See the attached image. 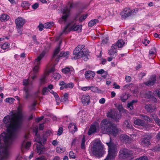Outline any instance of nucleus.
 <instances>
[{"instance_id":"f257e3e1","label":"nucleus","mask_w":160,"mask_h":160,"mask_svg":"<svg viewBox=\"0 0 160 160\" xmlns=\"http://www.w3.org/2000/svg\"><path fill=\"white\" fill-rule=\"evenodd\" d=\"M23 119V115L19 111H12L9 115L3 118V124L7 128V133H2L1 137L4 139L6 147L3 149L0 148V160H7L9 149L17 137L18 131L21 127Z\"/></svg>"},{"instance_id":"f03ea898","label":"nucleus","mask_w":160,"mask_h":160,"mask_svg":"<svg viewBox=\"0 0 160 160\" xmlns=\"http://www.w3.org/2000/svg\"><path fill=\"white\" fill-rule=\"evenodd\" d=\"M101 130L104 133H108L114 136L117 135L118 130L110 121L107 119L102 120L101 123Z\"/></svg>"},{"instance_id":"7ed1b4c3","label":"nucleus","mask_w":160,"mask_h":160,"mask_svg":"<svg viewBox=\"0 0 160 160\" xmlns=\"http://www.w3.org/2000/svg\"><path fill=\"white\" fill-rule=\"evenodd\" d=\"M114 105L118 110L119 112H118L115 110H110L107 113V116L113 119L117 122L121 117V115L120 113L124 112L125 110L124 109L122 104L115 103L114 104Z\"/></svg>"},{"instance_id":"20e7f679","label":"nucleus","mask_w":160,"mask_h":160,"mask_svg":"<svg viewBox=\"0 0 160 160\" xmlns=\"http://www.w3.org/2000/svg\"><path fill=\"white\" fill-rule=\"evenodd\" d=\"M110 141L106 142L108 147V154L105 160H113L116 156L118 152V146L112 142L110 137Z\"/></svg>"},{"instance_id":"39448f33","label":"nucleus","mask_w":160,"mask_h":160,"mask_svg":"<svg viewBox=\"0 0 160 160\" xmlns=\"http://www.w3.org/2000/svg\"><path fill=\"white\" fill-rule=\"evenodd\" d=\"M76 18H76L72 21L71 22L64 27L62 31L60 33V36H61L64 34H66L72 30L74 31H81L82 29V25L80 24L77 25L76 23Z\"/></svg>"},{"instance_id":"423d86ee","label":"nucleus","mask_w":160,"mask_h":160,"mask_svg":"<svg viewBox=\"0 0 160 160\" xmlns=\"http://www.w3.org/2000/svg\"><path fill=\"white\" fill-rule=\"evenodd\" d=\"M46 50L43 51L40 55L36 58L34 62V68H33V75L32 76V79L34 80L37 77V74L39 71V66L41 63V60L44 57L46 53Z\"/></svg>"},{"instance_id":"0eeeda50","label":"nucleus","mask_w":160,"mask_h":160,"mask_svg":"<svg viewBox=\"0 0 160 160\" xmlns=\"http://www.w3.org/2000/svg\"><path fill=\"white\" fill-rule=\"evenodd\" d=\"M62 43L61 41L58 46L55 49L52 57V60H54L55 63H57L59 61L60 57H63L65 59H67L69 55V52L67 51L64 52L63 51L61 52L60 54L58 55V54L60 51V45Z\"/></svg>"},{"instance_id":"6e6552de","label":"nucleus","mask_w":160,"mask_h":160,"mask_svg":"<svg viewBox=\"0 0 160 160\" xmlns=\"http://www.w3.org/2000/svg\"><path fill=\"white\" fill-rule=\"evenodd\" d=\"M33 131L35 134V141L39 144V145H37V152L39 154L43 153L44 152L45 149L42 144V139L41 138L40 135L37 133L38 132V128L37 126L36 127L34 128Z\"/></svg>"},{"instance_id":"1a4fd4ad","label":"nucleus","mask_w":160,"mask_h":160,"mask_svg":"<svg viewBox=\"0 0 160 160\" xmlns=\"http://www.w3.org/2000/svg\"><path fill=\"white\" fill-rule=\"evenodd\" d=\"M76 5L75 3H70V8L66 6L62 9V12L63 15L59 20V22L60 24H65L66 23L67 18L70 15V8L74 7Z\"/></svg>"},{"instance_id":"9d476101","label":"nucleus","mask_w":160,"mask_h":160,"mask_svg":"<svg viewBox=\"0 0 160 160\" xmlns=\"http://www.w3.org/2000/svg\"><path fill=\"white\" fill-rule=\"evenodd\" d=\"M103 148L99 140H95L93 143L92 149L93 154L96 156H101L103 154Z\"/></svg>"},{"instance_id":"9b49d317","label":"nucleus","mask_w":160,"mask_h":160,"mask_svg":"<svg viewBox=\"0 0 160 160\" xmlns=\"http://www.w3.org/2000/svg\"><path fill=\"white\" fill-rule=\"evenodd\" d=\"M23 83L24 86L25 97L27 99L29 96V90L32 87V82L29 79H24L23 82Z\"/></svg>"},{"instance_id":"f8f14e48","label":"nucleus","mask_w":160,"mask_h":160,"mask_svg":"<svg viewBox=\"0 0 160 160\" xmlns=\"http://www.w3.org/2000/svg\"><path fill=\"white\" fill-rule=\"evenodd\" d=\"M132 154V152L126 148L121 149L119 152V157L120 158H126L130 157Z\"/></svg>"},{"instance_id":"ddd939ff","label":"nucleus","mask_w":160,"mask_h":160,"mask_svg":"<svg viewBox=\"0 0 160 160\" xmlns=\"http://www.w3.org/2000/svg\"><path fill=\"white\" fill-rule=\"evenodd\" d=\"M78 54L77 59L82 58L84 61H87L89 57V52L86 49H83L81 52Z\"/></svg>"},{"instance_id":"4468645a","label":"nucleus","mask_w":160,"mask_h":160,"mask_svg":"<svg viewBox=\"0 0 160 160\" xmlns=\"http://www.w3.org/2000/svg\"><path fill=\"white\" fill-rule=\"evenodd\" d=\"M151 138L150 135H145L141 139L140 142L141 145L143 147L148 146L150 144V139Z\"/></svg>"},{"instance_id":"2eb2a0df","label":"nucleus","mask_w":160,"mask_h":160,"mask_svg":"<svg viewBox=\"0 0 160 160\" xmlns=\"http://www.w3.org/2000/svg\"><path fill=\"white\" fill-rule=\"evenodd\" d=\"M55 71L54 67H53L48 71L44 73L43 75L40 79L41 84H44L47 82L46 78L48 77L49 74L51 72H54Z\"/></svg>"},{"instance_id":"dca6fc26","label":"nucleus","mask_w":160,"mask_h":160,"mask_svg":"<svg viewBox=\"0 0 160 160\" xmlns=\"http://www.w3.org/2000/svg\"><path fill=\"white\" fill-rule=\"evenodd\" d=\"M30 134L28 133L26 134L24 137V140L22 144V149L25 148L26 149H28L31 145V142H28L26 143V142L29 139V138Z\"/></svg>"},{"instance_id":"f3484780","label":"nucleus","mask_w":160,"mask_h":160,"mask_svg":"<svg viewBox=\"0 0 160 160\" xmlns=\"http://www.w3.org/2000/svg\"><path fill=\"white\" fill-rule=\"evenodd\" d=\"M99 126L97 123H94L91 125L88 132V134L90 135L95 132L99 129Z\"/></svg>"},{"instance_id":"a211bd4d","label":"nucleus","mask_w":160,"mask_h":160,"mask_svg":"<svg viewBox=\"0 0 160 160\" xmlns=\"http://www.w3.org/2000/svg\"><path fill=\"white\" fill-rule=\"evenodd\" d=\"M25 20L21 17H18L15 20L16 27H22L25 23Z\"/></svg>"},{"instance_id":"6ab92c4d","label":"nucleus","mask_w":160,"mask_h":160,"mask_svg":"<svg viewBox=\"0 0 160 160\" xmlns=\"http://www.w3.org/2000/svg\"><path fill=\"white\" fill-rule=\"evenodd\" d=\"M62 72L68 75L69 76L73 75L74 73V71L72 67H66L62 69Z\"/></svg>"},{"instance_id":"aec40b11","label":"nucleus","mask_w":160,"mask_h":160,"mask_svg":"<svg viewBox=\"0 0 160 160\" xmlns=\"http://www.w3.org/2000/svg\"><path fill=\"white\" fill-rule=\"evenodd\" d=\"M85 46L83 45H78L73 51V54L74 55V59H77L78 54L81 52V50L84 48Z\"/></svg>"},{"instance_id":"412c9836","label":"nucleus","mask_w":160,"mask_h":160,"mask_svg":"<svg viewBox=\"0 0 160 160\" xmlns=\"http://www.w3.org/2000/svg\"><path fill=\"white\" fill-rule=\"evenodd\" d=\"M131 10L128 8H125L121 13V15L123 18H125L131 16Z\"/></svg>"},{"instance_id":"4be33fe9","label":"nucleus","mask_w":160,"mask_h":160,"mask_svg":"<svg viewBox=\"0 0 160 160\" xmlns=\"http://www.w3.org/2000/svg\"><path fill=\"white\" fill-rule=\"evenodd\" d=\"M84 75L85 78L88 80H89L91 78H93L95 76V74L92 71L88 70L85 72Z\"/></svg>"},{"instance_id":"5701e85b","label":"nucleus","mask_w":160,"mask_h":160,"mask_svg":"<svg viewBox=\"0 0 160 160\" xmlns=\"http://www.w3.org/2000/svg\"><path fill=\"white\" fill-rule=\"evenodd\" d=\"M115 46V45H113L112 46L111 49L108 50V54L110 56H112V57H115L117 55Z\"/></svg>"},{"instance_id":"b1692460","label":"nucleus","mask_w":160,"mask_h":160,"mask_svg":"<svg viewBox=\"0 0 160 160\" xmlns=\"http://www.w3.org/2000/svg\"><path fill=\"white\" fill-rule=\"evenodd\" d=\"M156 81V77L155 76H152L148 81L144 82V84L146 86H152L153 85Z\"/></svg>"},{"instance_id":"393cba45","label":"nucleus","mask_w":160,"mask_h":160,"mask_svg":"<svg viewBox=\"0 0 160 160\" xmlns=\"http://www.w3.org/2000/svg\"><path fill=\"white\" fill-rule=\"evenodd\" d=\"M90 97L88 95H84L82 98V102L84 105H88L90 102Z\"/></svg>"},{"instance_id":"a878e982","label":"nucleus","mask_w":160,"mask_h":160,"mask_svg":"<svg viewBox=\"0 0 160 160\" xmlns=\"http://www.w3.org/2000/svg\"><path fill=\"white\" fill-rule=\"evenodd\" d=\"M60 86H64L65 88H72L74 86V84L72 82H70L67 83L63 81H61L59 83Z\"/></svg>"},{"instance_id":"bb28decb","label":"nucleus","mask_w":160,"mask_h":160,"mask_svg":"<svg viewBox=\"0 0 160 160\" xmlns=\"http://www.w3.org/2000/svg\"><path fill=\"white\" fill-rule=\"evenodd\" d=\"M68 128L69 131L72 133L77 131L76 125L73 123H70L68 126Z\"/></svg>"},{"instance_id":"cd10ccee","label":"nucleus","mask_w":160,"mask_h":160,"mask_svg":"<svg viewBox=\"0 0 160 160\" xmlns=\"http://www.w3.org/2000/svg\"><path fill=\"white\" fill-rule=\"evenodd\" d=\"M145 108L147 111L152 112L156 109V106L153 104L146 105L145 106Z\"/></svg>"},{"instance_id":"c85d7f7f","label":"nucleus","mask_w":160,"mask_h":160,"mask_svg":"<svg viewBox=\"0 0 160 160\" xmlns=\"http://www.w3.org/2000/svg\"><path fill=\"white\" fill-rule=\"evenodd\" d=\"M120 138L121 141L126 143H129L130 141H131V139L127 135L124 134L121 135Z\"/></svg>"},{"instance_id":"c756f323","label":"nucleus","mask_w":160,"mask_h":160,"mask_svg":"<svg viewBox=\"0 0 160 160\" xmlns=\"http://www.w3.org/2000/svg\"><path fill=\"white\" fill-rule=\"evenodd\" d=\"M9 18V16L6 14H1L0 17V20L2 22H5L8 20Z\"/></svg>"},{"instance_id":"7c9ffc66","label":"nucleus","mask_w":160,"mask_h":160,"mask_svg":"<svg viewBox=\"0 0 160 160\" xmlns=\"http://www.w3.org/2000/svg\"><path fill=\"white\" fill-rule=\"evenodd\" d=\"M134 123L136 125L143 126L145 125L144 121L140 119H137L135 120L134 122Z\"/></svg>"},{"instance_id":"2f4dec72","label":"nucleus","mask_w":160,"mask_h":160,"mask_svg":"<svg viewBox=\"0 0 160 160\" xmlns=\"http://www.w3.org/2000/svg\"><path fill=\"white\" fill-rule=\"evenodd\" d=\"M148 93L149 94V95H147V97L149 98L150 99V100L152 101V102H157L158 100L156 98L152 96V92L150 91H148Z\"/></svg>"},{"instance_id":"473e14b6","label":"nucleus","mask_w":160,"mask_h":160,"mask_svg":"<svg viewBox=\"0 0 160 160\" xmlns=\"http://www.w3.org/2000/svg\"><path fill=\"white\" fill-rule=\"evenodd\" d=\"M90 90L95 92L101 93L102 92V90L96 87L90 86Z\"/></svg>"},{"instance_id":"72a5a7b5","label":"nucleus","mask_w":160,"mask_h":160,"mask_svg":"<svg viewBox=\"0 0 160 160\" xmlns=\"http://www.w3.org/2000/svg\"><path fill=\"white\" fill-rule=\"evenodd\" d=\"M125 42L122 39H120L118 40L117 43H116V46L118 48H122L125 45Z\"/></svg>"},{"instance_id":"f704fd0d","label":"nucleus","mask_w":160,"mask_h":160,"mask_svg":"<svg viewBox=\"0 0 160 160\" xmlns=\"http://www.w3.org/2000/svg\"><path fill=\"white\" fill-rule=\"evenodd\" d=\"M30 4L28 1H24L21 3V6L25 9H27L29 8Z\"/></svg>"},{"instance_id":"c9c22d12","label":"nucleus","mask_w":160,"mask_h":160,"mask_svg":"<svg viewBox=\"0 0 160 160\" xmlns=\"http://www.w3.org/2000/svg\"><path fill=\"white\" fill-rule=\"evenodd\" d=\"M156 53V48L154 47L152 48L149 52V58H152V56L155 55Z\"/></svg>"},{"instance_id":"e433bc0d","label":"nucleus","mask_w":160,"mask_h":160,"mask_svg":"<svg viewBox=\"0 0 160 160\" xmlns=\"http://www.w3.org/2000/svg\"><path fill=\"white\" fill-rule=\"evenodd\" d=\"M129 95L126 93L122 94L120 96L121 100L123 102H125L128 99Z\"/></svg>"},{"instance_id":"4c0bfd02","label":"nucleus","mask_w":160,"mask_h":160,"mask_svg":"<svg viewBox=\"0 0 160 160\" xmlns=\"http://www.w3.org/2000/svg\"><path fill=\"white\" fill-rule=\"evenodd\" d=\"M98 20L95 19L91 20L88 23V26L89 27H92L98 22Z\"/></svg>"},{"instance_id":"58836bf2","label":"nucleus","mask_w":160,"mask_h":160,"mask_svg":"<svg viewBox=\"0 0 160 160\" xmlns=\"http://www.w3.org/2000/svg\"><path fill=\"white\" fill-rule=\"evenodd\" d=\"M10 44L8 43L5 42L2 44L0 45V47L2 49L5 50L9 47Z\"/></svg>"},{"instance_id":"ea45409f","label":"nucleus","mask_w":160,"mask_h":160,"mask_svg":"<svg viewBox=\"0 0 160 160\" xmlns=\"http://www.w3.org/2000/svg\"><path fill=\"white\" fill-rule=\"evenodd\" d=\"M137 100H133L131 102L128 103L127 105V107L128 108H129L130 110H132L133 108V103L136 102Z\"/></svg>"},{"instance_id":"a19ab883","label":"nucleus","mask_w":160,"mask_h":160,"mask_svg":"<svg viewBox=\"0 0 160 160\" xmlns=\"http://www.w3.org/2000/svg\"><path fill=\"white\" fill-rule=\"evenodd\" d=\"M141 116H142L143 117V118L147 121H148L149 122H152L153 121L152 119L148 116L144 115H140Z\"/></svg>"},{"instance_id":"79ce46f5","label":"nucleus","mask_w":160,"mask_h":160,"mask_svg":"<svg viewBox=\"0 0 160 160\" xmlns=\"http://www.w3.org/2000/svg\"><path fill=\"white\" fill-rule=\"evenodd\" d=\"M65 150L64 148L61 147H58L56 148V152L58 153H62Z\"/></svg>"},{"instance_id":"37998d69","label":"nucleus","mask_w":160,"mask_h":160,"mask_svg":"<svg viewBox=\"0 0 160 160\" xmlns=\"http://www.w3.org/2000/svg\"><path fill=\"white\" fill-rule=\"evenodd\" d=\"M53 22H48L44 24L45 28H49L53 25Z\"/></svg>"},{"instance_id":"c03bdc74","label":"nucleus","mask_w":160,"mask_h":160,"mask_svg":"<svg viewBox=\"0 0 160 160\" xmlns=\"http://www.w3.org/2000/svg\"><path fill=\"white\" fill-rule=\"evenodd\" d=\"M53 77L56 80H58L61 78V75L58 73H55L53 75Z\"/></svg>"},{"instance_id":"a18cd8bd","label":"nucleus","mask_w":160,"mask_h":160,"mask_svg":"<svg viewBox=\"0 0 160 160\" xmlns=\"http://www.w3.org/2000/svg\"><path fill=\"white\" fill-rule=\"evenodd\" d=\"M154 94L160 99V89L156 90L154 92Z\"/></svg>"},{"instance_id":"49530a36","label":"nucleus","mask_w":160,"mask_h":160,"mask_svg":"<svg viewBox=\"0 0 160 160\" xmlns=\"http://www.w3.org/2000/svg\"><path fill=\"white\" fill-rule=\"evenodd\" d=\"M53 94L56 98V101L57 102V104L59 105V103L58 102L59 101V98L58 94L55 92H53Z\"/></svg>"},{"instance_id":"de8ad7c7","label":"nucleus","mask_w":160,"mask_h":160,"mask_svg":"<svg viewBox=\"0 0 160 160\" xmlns=\"http://www.w3.org/2000/svg\"><path fill=\"white\" fill-rule=\"evenodd\" d=\"M124 123V125L129 128H131L132 127V125L129 123V122L128 120H126Z\"/></svg>"},{"instance_id":"09e8293b","label":"nucleus","mask_w":160,"mask_h":160,"mask_svg":"<svg viewBox=\"0 0 160 160\" xmlns=\"http://www.w3.org/2000/svg\"><path fill=\"white\" fill-rule=\"evenodd\" d=\"M49 91L48 90V88L46 87L43 88L42 90V93L43 95H47L48 94V91Z\"/></svg>"},{"instance_id":"8fccbe9b","label":"nucleus","mask_w":160,"mask_h":160,"mask_svg":"<svg viewBox=\"0 0 160 160\" xmlns=\"http://www.w3.org/2000/svg\"><path fill=\"white\" fill-rule=\"evenodd\" d=\"M85 137L84 135L83 136V138L82 139V142L81 144V147L82 148L84 149L85 148Z\"/></svg>"},{"instance_id":"3c124183","label":"nucleus","mask_w":160,"mask_h":160,"mask_svg":"<svg viewBox=\"0 0 160 160\" xmlns=\"http://www.w3.org/2000/svg\"><path fill=\"white\" fill-rule=\"evenodd\" d=\"M138 10L137 8L131 10V16L135 15L138 12Z\"/></svg>"},{"instance_id":"603ef678","label":"nucleus","mask_w":160,"mask_h":160,"mask_svg":"<svg viewBox=\"0 0 160 160\" xmlns=\"http://www.w3.org/2000/svg\"><path fill=\"white\" fill-rule=\"evenodd\" d=\"M1 138H2V139H3V141H4V139L2 137H1V136H0V148H1L2 149H3V148L4 147H6V145L5 143V145H4L2 143V142L1 141ZM4 143H5L4 142Z\"/></svg>"},{"instance_id":"864d4df0","label":"nucleus","mask_w":160,"mask_h":160,"mask_svg":"<svg viewBox=\"0 0 160 160\" xmlns=\"http://www.w3.org/2000/svg\"><path fill=\"white\" fill-rule=\"evenodd\" d=\"M88 14L83 15L81 16L79 18V21L82 22L87 17Z\"/></svg>"},{"instance_id":"5fc2aeb1","label":"nucleus","mask_w":160,"mask_h":160,"mask_svg":"<svg viewBox=\"0 0 160 160\" xmlns=\"http://www.w3.org/2000/svg\"><path fill=\"white\" fill-rule=\"evenodd\" d=\"M14 100H15V99L12 98H7L6 99V102L9 103L12 102Z\"/></svg>"},{"instance_id":"6e6d98bb","label":"nucleus","mask_w":160,"mask_h":160,"mask_svg":"<svg viewBox=\"0 0 160 160\" xmlns=\"http://www.w3.org/2000/svg\"><path fill=\"white\" fill-rule=\"evenodd\" d=\"M39 4L37 2H36L32 5V7L34 10H36L39 7Z\"/></svg>"},{"instance_id":"4d7b16f0","label":"nucleus","mask_w":160,"mask_h":160,"mask_svg":"<svg viewBox=\"0 0 160 160\" xmlns=\"http://www.w3.org/2000/svg\"><path fill=\"white\" fill-rule=\"evenodd\" d=\"M16 28L17 29L18 33L20 35H21L22 34V27H16Z\"/></svg>"},{"instance_id":"13d9d810","label":"nucleus","mask_w":160,"mask_h":160,"mask_svg":"<svg viewBox=\"0 0 160 160\" xmlns=\"http://www.w3.org/2000/svg\"><path fill=\"white\" fill-rule=\"evenodd\" d=\"M36 102H34L30 107V108L31 110H34L35 109V107L36 105Z\"/></svg>"},{"instance_id":"bf43d9fd","label":"nucleus","mask_w":160,"mask_h":160,"mask_svg":"<svg viewBox=\"0 0 160 160\" xmlns=\"http://www.w3.org/2000/svg\"><path fill=\"white\" fill-rule=\"evenodd\" d=\"M69 157L71 158L74 159L75 158V154L72 151H70L69 154Z\"/></svg>"},{"instance_id":"052dcab7","label":"nucleus","mask_w":160,"mask_h":160,"mask_svg":"<svg viewBox=\"0 0 160 160\" xmlns=\"http://www.w3.org/2000/svg\"><path fill=\"white\" fill-rule=\"evenodd\" d=\"M150 42L149 40H147L146 39H144L142 41V43L143 44H145V46H147L148 44L150 43Z\"/></svg>"},{"instance_id":"680f3d73","label":"nucleus","mask_w":160,"mask_h":160,"mask_svg":"<svg viewBox=\"0 0 160 160\" xmlns=\"http://www.w3.org/2000/svg\"><path fill=\"white\" fill-rule=\"evenodd\" d=\"M152 150L153 151H160V144L158 145V146L154 147L153 148Z\"/></svg>"},{"instance_id":"e2e57ef3","label":"nucleus","mask_w":160,"mask_h":160,"mask_svg":"<svg viewBox=\"0 0 160 160\" xmlns=\"http://www.w3.org/2000/svg\"><path fill=\"white\" fill-rule=\"evenodd\" d=\"M135 160H148V159L146 156H142L138 158Z\"/></svg>"},{"instance_id":"0e129e2a","label":"nucleus","mask_w":160,"mask_h":160,"mask_svg":"<svg viewBox=\"0 0 160 160\" xmlns=\"http://www.w3.org/2000/svg\"><path fill=\"white\" fill-rule=\"evenodd\" d=\"M146 73L144 72H142L138 74V77L140 79H142L143 77L146 75Z\"/></svg>"},{"instance_id":"69168bd1","label":"nucleus","mask_w":160,"mask_h":160,"mask_svg":"<svg viewBox=\"0 0 160 160\" xmlns=\"http://www.w3.org/2000/svg\"><path fill=\"white\" fill-rule=\"evenodd\" d=\"M36 160H47L45 156H42L37 158Z\"/></svg>"},{"instance_id":"338daca9","label":"nucleus","mask_w":160,"mask_h":160,"mask_svg":"<svg viewBox=\"0 0 160 160\" xmlns=\"http://www.w3.org/2000/svg\"><path fill=\"white\" fill-rule=\"evenodd\" d=\"M38 27L39 28V31H41L43 30V28H44V25H43L42 24H40Z\"/></svg>"},{"instance_id":"774afa93","label":"nucleus","mask_w":160,"mask_h":160,"mask_svg":"<svg viewBox=\"0 0 160 160\" xmlns=\"http://www.w3.org/2000/svg\"><path fill=\"white\" fill-rule=\"evenodd\" d=\"M63 132V128L62 127H60L58 129L57 134L58 135H60Z\"/></svg>"}]
</instances>
